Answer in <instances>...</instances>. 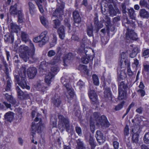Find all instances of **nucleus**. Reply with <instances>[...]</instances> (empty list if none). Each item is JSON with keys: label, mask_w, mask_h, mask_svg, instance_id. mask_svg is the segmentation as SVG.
I'll list each match as a JSON object with an SVG mask.
<instances>
[{"label": "nucleus", "mask_w": 149, "mask_h": 149, "mask_svg": "<svg viewBox=\"0 0 149 149\" xmlns=\"http://www.w3.org/2000/svg\"><path fill=\"white\" fill-rule=\"evenodd\" d=\"M128 13L130 17L132 19L135 20L136 15L135 11L133 8H131L128 10Z\"/></svg>", "instance_id": "c85d7f7f"}, {"label": "nucleus", "mask_w": 149, "mask_h": 149, "mask_svg": "<svg viewBox=\"0 0 149 149\" xmlns=\"http://www.w3.org/2000/svg\"><path fill=\"white\" fill-rule=\"evenodd\" d=\"M44 84L40 81L38 82L36 86L37 90L43 93L45 91L46 87L44 86Z\"/></svg>", "instance_id": "4be33fe9"}, {"label": "nucleus", "mask_w": 149, "mask_h": 149, "mask_svg": "<svg viewBox=\"0 0 149 149\" xmlns=\"http://www.w3.org/2000/svg\"><path fill=\"white\" fill-rule=\"evenodd\" d=\"M5 98L9 103H11L13 105H16L17 101L15 99H14L11 95H9L8 93H6L5 95Z\"/></svg>", "instance_id": "a211bd4d"}, {"label": "nucleus", "mask_w": 149, "mask_h": 149, "mask_svg": "<svg viewBox=\"0 0 149 149\" xmlns=\"http://www.w3.org/2000/svg\"><path fill=\"white\" fill-rule=\"evenodd\" d=\"M100 113L97 112H94L93 115L91 116L90 121L94 122L95 121H97L99 122V120L100 119Z\"/></svg>", "instance_id": "393cba45"}, {"label": "nucleus", "mask_w": 149, "mask_h": 149, "mask_svg": "<svg viewBox=\"0 0 149 149\" xmlns=\"http://www.w3.org/2000/svg\"><path fill=\"white\" fill-rule=\"evenodd\" d=\"M78 149H86L85 146L80 139L77 141Z\"/></svg>", "instance_id": "c9c22d12"}, {"label": "nucleus", "mask_w": 149, "mask_h": 149, "mask_svg": "<svg viewBox=\"0 0 149 149\" xmlns=\"http://www.w3.org/2000/svg\"><path fill=\"white\" fill-rule=\"evenodd\" d=\"M75 130L76 132L79 135L81 136L82 135L81 130V128L79 127H77L75 128Z\"/></svg>", "instance_id": "13d9d810"}, {"label": "nucleus", "mask_w": 149, "mask_h": 149, "mask_svg": "<svg viewBox=\"0 0 149 149\" xmlns=\"http://www.w3.org/2000/svg\"><path fill=\"white\" fill-rule=\"evenodd\" d=\"M28 6L29 13L32 15L36 13V8L35 5L31 1L28 3Z\"/></svg>", "instance_id": "f3484780"}, {"label": "nucleus", "mask_w": 149, "mask_h": 149, "mask_svg": "<svg viewBox=\"0 0 149 149\" xmlns=\"http://www.w3.org/2000/svg\"><path fill=\"white\" fill-rule=\"evenodd\" d=\"M101 40L102 42V43L103 45H105L108 41V40L107 38H105L103 37L101 38Z\"/></svg>", "instance_id": "69168bd1"}, {"label": "nucleus", "mask_w": 149, "mask_h": 149, "mask_svg": "<svg viewBox=\"0 0 149 149\" xmlns=\"http://www.w3.org/2000/svg\"><path fill=\"white\" fill-rule=\"evenodd\" d=\"M14 113L11 111L6 113L5 116V118L7 121L11 122L14 118Z\"/></svg>", "instance_id": "6ab92c4d"}, {"label": "nucleus", "mask_w": 149, "mask_h": 149, "mask_svg": "<svg viewBox=\"0 0 149 149\" xmlns=\"http://www.w3.org/2000/svg\"><path fill=\"white\" fill-rule=\"evenodd\" d=\"M98 123L103 127H108L110 125L109 122L104 116H102L100 117V119L99 120Z\"/></svg>", "instance_id": "9d476101"}, {"label": "nucleus", "mask_w": 149, "mask_h": 149, "mask_svg": "<svg viewBox=\"0 0 149 149\" xmlns=\"http://www.w3.org/2000/svg\"><path fill=\"white\" fill-rule=\"evenodd\" d=\"M105 22L108 26H110L111 24V20L110 18L108 15H106L104 18Z\"/></svg>", "instance_id": "5fc2aeb1"}, {"label": "nucleus", "mask_w": 149, "mask_h": 149, "mask_svg": "<svg viewBox=\"0 0 149 149\" xmlns=\"http://www.w3.org/2000/svg\"><path fill=\"white\" fill-rule=\"evenodd\" d=\"M49 40V37L48 35V31H45L41 33L40 35L33 39L35 42H39V46L42 47Z\"/></svg>", "instance_id": "20e7f679"}, {"label": "nucleus", "mask_w": 149, "mask_h": 149, "mask_svg": "<svg viewBox=\"0 0 149 149\" xmlns=\"http://www.w3.org/2000/svg\"><path fill=\"white\" fill-rule=\"evenodd\" d=\"M143 139L145 143L149 144V132L145 133Z\"/></svg>", "instance_id": "a18cd8bd"}, {"label": "nucleus", "mask_w": 149, "mask_h": 149, "mask_svg": "<svg viewBox=\"0 0 149 149\" xmlns=\"http://www.w3.org/2000/svg\"><path fill=\"white\" fill-rule=\"evenodd\" d=\"M77 85L81 88L82 86H84V83L81 81L79 80L77 83Z\"/></svg>", "instance_id": "338daca9"}, {"label": "nucleus", "mask_w": 149, "mask_h": 149, "mask_svg": "<svg viewBox=\"0 0 149 149\" xmlns=\"http://www.w3.org/2000/svg\"><path fill=\"white\" fill-rule=\"evenodd\" d=\"M129 134L128 126L127 125L124 130V134L125 135H128Z\"/></svg>", "instance_id": "bf43d9fd"}, {"label": "nucleus", "mask_w": 149, "mask_h": 149, "mask_svg": "<svg viewBox=\"0 0 149 149\" xmlns=\"http://www.w3.org/2000/svg\"><path fill=\"white\" fill-rule=\"evenodd\" d=\"M86 56H84L81 58L82 62L85 64H86L89 62L90 59L89 56L86 54Z\"/></svg>", "instance_id": "c03bdc74"}, {"label": "nucleus", "mask_w": 149, "mask_h": 149, "mask_svg": "<svg viewBox=\"0 0 149 149\" xmlns=\"http://www.w3.org/2000/svg\"><path fill=\"white\" fill-rule=\"evenodd\" d=\"M56 54L55 51L53 50L49 51L47 53V56L49 57L54 56Z\"/></svg>", "instance_id": "864d4df0"}, {"label": "nucleus", "mask_w": 149, "mask_h": 149, "mask_svg": "<svg viewBox=\"0 0 149 149\" xmlns=\"http://www.w3.org/2000/svg\"><path fill=\"white\" fill-rule=\"evenodd\" d=\"M52 103L54 106L56 107L59 106L61 103V101L60 100L59 98L58 97L55 96L52 99Z\"/></svg>", "instance_id": "c756f323"}, {"label": "nucleus", "mask_w": 149, "mask_h": 149, "mask_svg": "<svg viewBox=\"0 0 149 149\" xmlns=\"http://www.w3.org/2000/svg\"><path fill=\"white\" fill-rule=\"evenodd\" d=\"M118 91L119 96L118 98L119 100H121L125 98L126 95V93L124 91Z\"/></svg>", "instance_id": "4c0bfd02"}, {"label": "nucleus", "mask_w": 149, "mask_h": 149, "mask_svg": "<svg viewBox=\"0 0 149 149\" xmlns=\"http://www.w3.org/2000/svg\"><path fill=\"white\" fill-rule=\"evenodd\" d=\"M10 27L12 32H17L19 30V26L13 23H11Z\"/></svg>", "instance_id": "f704fd0d"}, {"label": "nucleus", "mask_w": 149, "mask_h": 149, "mask_svg": "<svg viewBox=\"0 0 149 149\" xmlns=\"http://www.w3.org/2000/svg\"><path fill=\"white\" fill-rule=\"evenodd\" d=\"M21 37L22 40L25 42H26L29 40V35L25 32L23 31L21 32Z\"/></svg>", "instance_id": "cd10ccee"}, {"label": "nucleus", "mask_w": 149, "mask_h": 149, "mask_svg": "<svg viewBox=\"0 0 149 149\" xmlns=\"http://www.w3.org/2000/svg\"><path fill=\"white\" fill-rule=\"evenodd\" d=\"M54 74L49 72L47 74L45 77V81L46 83L49 85L50 84L51 80L54 76Z\"/></svg>", "instance_id": "a878e982"}, {"label": "nucleus", "mask_w": 149, "mask_h": 149, "mask_svg": "<svg viewBox=\"0 0 149 149\" xmlns=\"http://www.w3.org/2000/svg\"><path fill=\"white\" fill-rule=\"evenodd\" d=\"M94 23L95 27L97 29V32L99 29L102 27L101 24H99L97 17H96L95 18Z\"/></svg>", "instance_id": "58836bf2"}, {"label": "nucleus", "mask_w": 149, "mask_h": 149, "mask_svg": "<svg viewBox=\"0 0 149 149\" xmlns=\"http://www.w3.org/2000/svg\"><path fill=\"white\" fill-rule=\"evenodd\" d=\"M16 90L18 93V98L21 100H24V98L23 97L25 93L20 89L18 86L17 87Z\"/></svg>", "instance_id": "7c9ffc66"}, {"label": "nucleus", "mask_w": 149, "mask_h": 149, "mask_svg": "<svg viewBox=\"0 0 149 149\" xmlns=\"http://www.w3.org/2000/svg\"><path fill=\"white\" fill-rule=\"evenodd\" d=\"M61 81L63 84L65 85L69 82V78L67 76H64L61 78Z\"/></svg>", "instance_id": "49530a36"}, {"label": "nucleus", "mask_w": 149, "mask_h": 149, "mask_svg": "<svg viewBox=\"0 0 149 149\" xmlns=\"http://www.w3.org/2000/svg\"><path fill=\"white\" fill-rule=\"evenodd\" d=\"M121 6L123 13L124 14L126 13L127 11H126V7L125 4V3H122Z\"/></svg>", "instance_id": "052dcab7"}, {"label": "nucleus", "mask_w": 149, "mask_h": 149, "mask_svg": "<svg viewBox=\"0 0 149 149\" xmlns=\"http://www.w3.org/2000/svg\"><path fill=\"white\" fill-rule=\"evenodd\" d=\"M124 103V102L122 101L120 104H118L117 106H116L115 108V110L118 111L120 109L123 107Z\"/></svg>", "instance_id": "3c124183"}, {"label": "nucleus", "mask_w": 149, "mask_h": 149, "mask_svg": "<svg viewBox=\"0 0 149 149\" xmlns=\"http://www.w3.org/2000/svg\"><path fill=\"white\" fill-rule=\"evenodd\" d=\"M53 27L55 29H57L61 24L60 21L58 19H56L53 21Z\"/></svg>", "instance_id": "a19ab883"}, {"label": "nucleus", "mask_w": 149, "mask_h": 149, "mask_svg": "<svg viewBox=\"0 0 149 149\" xmlns=\"http://www.w3.org/2000/svg\"><path fill=\"white\" fill-rule=\"evenodd\" d=\"M93 89V86H91L90 87V91L88 93V95L93 104H97L98 102L97 95Z\"/></svg>", "instance_id": "0eeeda50"}, {"label": "nucleus", "mask_w": 149, "mask_h": 149, "mask_svg": "<svg viewBox=\"0 0 149 149\" xmlns=\"http://www.w3.org/2000/svg\"><path fill=\"white\" fill-rule=\"evenodd\" d=\"M120 20V16H117L113 18V23H115L119 21Z\"/></svg>", "instance_id": "680f3d73"}, {"label": "nucleus", "mask_w": 149, "mask_h": 149, "mask_svg": "<svg viewBox=\"0 0 149 149\" xmlns=\"http://www.w3.org/2000/svg\"><path fill=\"white\" fill-rule=\"evenodd\" d=\"M73 16L75 22L78 23L80 22L81 17L77 11L75 10L74 11L73 13Z\"/></svg>", "instance_id": "5701e85b"}, {"label": "nucleus", "mask_w": 149, "mask_h": 149, "mask_svg": "<svg viewBox=\"0 0 149 149\" xmlns=\"http://www.w3.org/2000/svg\"><path fill=\"white\" fill-rule=\"evenodd\" d=\"M4 40L6 42L12 43L14 41V37L12 34L6 35L4 36Z\"/></svg>", "instance_id": "bb28decb"}, {"label": "nucleus", "mask_w": 149, "mask_h": 149, "mask_svg": "<svg viewBox=\"0 0 149 149\" xmlns=\"http://www.w3.org/2000/svg\"><path fill=\"white\" fill-rule=\"evenodd\" d=\"M142 56H149V49H144L143 50Z\"/></svg>", "instance_id": "8fccbe9b"}, {"label": "nucleus", "mask_w": 149, "mask_h": 149, "mask_svg": "<svg viewBox=\"0 0 149 149\" xmlns=\"http://www.w3.org/2000/svg\"><path fill=\"white\" fill-rule=\"evenodd\" d=\"M109 13L110 16L113 17L115 16L117 13H120V12L118 9H114L112 5L110 4L108 7Z\"/></svg>", "instance_id": "ddd939ff"}, {"label": "nucleus", "mask_w": 149, "mask_h": 149, "mask_svg": "<svg viewBox=\"0 0 149 149\" xmlns=\"http://www.w3.org/2000/svg\"><path fill=\"white\" fill-rule=\"evenodd\" d=\"M61 56L60 55L56 54L49 63L51 65H54L58 63L61 60Z\"/></svg>", "instance_id": "b1692460"}, {"label": "nucleus", "mask_w": 149, "mask_h": 149, "mask_svg": "<svg viewBox=\"0 0 149 149\" xmlns=\"http://www.w3.org/2000/svg\"><path fill=\"white\" fill-rule=\"evenodd\" d=\"M104 95L105 97H111V94L109 88H105L104 92Z\"/></svg>", "instance_id": "79ce46f5"}, {"label": "nucleus", "mask_w": 149, "mask_h": 149, "mask_svg": "<svg viewBox=\"0 0 149 149\" xmlns=\"http://www.w3.org/2000/svg\"><path fill=\"white\" fill-rule=\"evenodd\" d=\"M92 79L94 84L96 86H98L99 84V79L97 76L95 74L92 75Z\"/></svg>", "instance_id": "e433bc0d"}, {"label": "nucleus", "mask_w": 149, "mask_h": 149, "mask_svg": "<svg viewBox=\"0 0 149 149\" xmlns=\"http://www.w3.org/2000/svg\"><path fill=\"white\" fill-rule=\"evenodd\" d=\"M139 5L141 7L148 8L147 2L145 0H141L139 2Z\"/></svg>", "instance_id": "de8ad7c7"}, {"label": "nucleus", "mask_w": 149, "mask_h": 149, "mask_svg": "<svg viewBox=\"0 0 149 149\" xmlns=\"http://www.w3.org/2000/svg\"><path fill=\"white\" fill-rule=\"evenodd\" d=\"M139 15L142 18L148 19L149 17V12L144 9H141L139 11Z\"/></svg>", "instance_id": "dca6fc26"}, {"label": "nucleus", "mask_w": 149, "mask_h": 149, "mask_svg": "<svg viewBox=\"0 0 149 149\" xmlns=\"http://www.w3.org/2000/svg\"><path fill=\"white\" fill-rule=\"evenodd\" d=\"M95 137L97 141L100 144L104 143L106 139V137L103 136V134L99 130L96 131Z\"/></svg>", "instance_id": "1a4fd4ad"}, {"label": "nucleus", "mask_w": 149, "mask_h": 149, "mask_svg": "<svg viewBox=\"0 0 149 149\" xmlns=\"http://www.w3.org/2000/svg\"><path fill=\"white\" fill-rule=\"evenodd\" d=\"M127 88V85L123 81H121L119 84L118 91H124Z\"/></svg>", "instance_id": "473e14b6"}, {"label": "nucleus", "mask_w": 149, "mask_h": 149, "mask_svg": "<svg viewBox=\"0 0 149 149\" xmlns=\"http://www.w3.org/2000/svg\"><path fill=\"white\" fill-rule=\"evenodd\" d=\"M87 34L89 36H93V28L91 26H88L87 29Z\"/></svg>", "instance_id": "37998d69"}, {"label": "nucleus", "mask_w": 149, "mask_h": 149, "mask_svg": "<svg viewBox=\"0 0 149 149\" xmlns=\"http://www.w3.org/2000/svg\"><path fill=\"white\" fill-rule=\"evenodd\" d=\"M67 92L70 97L71 98H73L74 95V92L73 90L72 89L71 90H69L68 91H67Z\"/></svg>", "instance_id": "e2e57ef3"}, {"label": "nucleus", "mask_w": 149, "mask_h": 149, "mask_svg": "<svg viewBox=\"0 0 149 149\" xmlns=\"http://www.w3.org/2000/svg\"><path fill=\"white\" fill-rule=\"evenodd\" d=\"M135 127L132 130V132L134 133L132 136V140L133 142L137 143L139 141V134L137 133V132L135 131Z\"/></svg>", "instance_id": "412c9836"}, {"label": "nucleus", "mask_w": 149, "mask_h": 149, "mask_svg": "<svg viewBox=\"0 0 149 149\" xmlns=\"http://www.w3.org/2000/svg\"><path fill=\"white\" fill-rule=\"evenodd\" d=\"M127 56L126 53L123 52L121 54V59L120 63L121 66L123 65H125L127 66V74L130 77L132 76L134 74V73L131 71L130 67V64L129 61L126 58Z\"/></svg>", "instance_id": "39448f33"}, {"label": "nucleus", "mask_w": 149, "mask_h": 149, "mask_svg": "<svg viewBox=\"0 0 149 149\" xmlns=\"http://www.w3.org/2000/svg\"><path fill=\"white\" fill-rule=\"evenodd\" d=\"M40 20L42 24L46 27L48 26V21L43 16L40 17Z\"/></svg>", "instance_id": "ea45409f"}, {"label": "nucleus", "mask_w": 149, "mask_h": 149, "mask_svg": "<svg viewBox=\"0 0 149 149\" xmlns=\"http://www.w3.org/2000/svg\"><path fill=\"white\" fill-rule=\"evenodd\" d=\"M90 129H91V131L93 133L94 131L95 128V125H94V122L91 121H90Z\"/></svg>", "instance_id": "4d7b16f0"}, {"label": "nucleus", "mask_w": 149, "mask_h": 149, "mask_svg": "<svg viewBox=\"0 0 149 149\" xmlns=\"http://www.w3.org/2000/svg\"><path fill=\"white\" fill-rule=\"evenodd\" d=\"M58 32L60 38L61 39H64L65 34L64 26H61L58 29Z\"/></svg>", "instance_id": "aec40b11"}, {"label": "nucleus", "mask_w": 149, "mask_h": 149, "mask_svg": "<svg viewBox=\"0 0 149 149\" xmlns=\"http://www.w3.org/2000/svg\"><path fill=\"white\" fill-rule=\"evenodd\" d=\"M3 103L7 108H10L11 104L8 103L7 102L4 101L3 102Z\"/></svg>", "instance_id": "774afa93"}, {"label": "nucleus", "mask_w": 149, "mask_h": 149, "mask_svg": "<svg viewBox=\"0 0 149 149\" xmlns=\"http://www.w3.org/2000/svg\"><path fill=\"white\" fill-rule=\"evenodd\" d=\"M91 44L89 40L86 39L82 42L78 50L79 53H84L86 54L88 50H91L88 45Z\"/></svg>", "instance_id": "423d86ee"}, {"label": "nucleus", "mask_w": 149, "mask_h": 149, "mask_svg": "<svg viewBox=\"0 0 149 149\" xmlns=\"http://www.w3.org/2000/svg\"><path fill=\"white\" fill-rule=\"evenodd\" d=\"M28 76L30 79L33 78L37 72V69L35 67H30L27 71Z\"/></svg>", "instance_id": "f8f14e48"}, {"label": "nucleus", "mask_w": 149, "mask_h": 149, "mask_svg": "<svg viewBox=\"0 0 149 149\" xmlns=\"http://www.w3.org/2000/svg\"><path fill=\"white\" fill-rule=\"evenodd\" d=\"M57 40V37L56 36L54 35L53 40L50 43V47H52L55 46Z\"/></svg>", "instance_id": "09e8293b"}, {"label": "nucleus", "mask_w": 149, "mask_h": 149, "mask_svg": "<svg viewBox=\"0 0 149 149\" xmlns=\"http://www.w3.org/2000/svg\"><path fill=\"white\" fill-rule=\"evenodd\" d=\"M58 118L59 120L64 124L66 131L69 132L70 130V126L68 119L65 118L63 116L61 115H58Z\"/></svg>", "instance_id": "9b49d317"}, {"label": "nucleus", "mask_w": 149, "mask_h": 149, "mask_svg": "<svg viewBox=\"0 0 149 149\" xmlns=\"http://www.w3.org/2000/svg\"><path fill=\"white\" fill-rule=\"evenodd\" d=\"M10 13L11 15H15L17 14L18 11L17 10L16 6H11L10 7Z\"/></svg>", "instance_id": "2f4dec72"}, {"label": "nucleus", "mask_w": 149, "mask_h": 149, "mask_svg": "<svg viewBox=\"0 0 149 149\" xmlns=\"http://www.w3.org/2000/svg\"><path fill=\"white\" fill-rule=\"evenodd\" d=\"M18 21L19 22H22L23 15L21 11H18Z\"/></svg>", "instance_id": "603ef678"}, {"label": "nucleus", "mask_w": 149, "mask_h": 149, "mask_svg": "<svg viewBox=\"0 0 149 149\" xmlns=\"http://www.w3.org/2000/svg\"><path fill=\"white\" fill-rule=\"evenodd\" d=\"M29 45L30 50L29 53L27 52L29 49L28 47L24 45L20 46L19 49V56L25 62L29 61L33 62L38 60V58L35 55V47L31 41L29 42Z\"/></svg>", "instance_id": "f257e3e1"}, {"label": "nucleus", "mask_w": 149, "mask_h": 149, "mask_svg": "<svg viewBox=\"0 0 149 149\" xmlns=\"http://www.w3.org/2000/svg\"><path fill=\"white\" fill-rule=\"evenodd\" d=\"M73 56L71 53H69L66 54L64 57L63 59V65L65 66H67L68 64L70 62V60L73 58Z\"/></svg>", "instance_id": "4468645a"}, {"label": "nucleus", "mask_w": 149, "mask_h": 149, "mask_svg": "<svg viewBox=\"0 0 149 149\" xmlns=\"http://www.w3.org/2000/svg\"><path fill=\"white\" fill-rule=\"evenodd\" d=\"M26 68L24 65L22 66L19 71V76L15 75V79L17 84L22 88L27 89L30 88L29 86L27 85L26 79Z\"/></svg>", "instance_id": "f03ea898"}, {"label": "nucleus", "mask_w": 149, "mask_h": 149, "mask_svg": "<svg viewBox=\"0 0 149 149\" xmlns=\"http://www.w3.org/2000/svg\"><path fill=\"white\" fill-rule=\"evenodd\" d=\"M59 71V69L56 66L52 67L51 68V71L55 74Z\"/></svg>", "instance_id": "6e6d98bb"}, {"label": "nucleus", "mask_w": 149, "mask_h": 149, "mask_svg": "<svg viewBox=\"0 0 149 149\" xmlns=\"http://www.w3.org/2000/svg\"><path fill=\"white\" fill-rule=\"evenodd\" d=\"M8 70V69L7 70H6V80H7V82L6 87L5 88V91H10L11 88V83L10 82V79L9 76L8 72L7 71Z\"/></svg>", "instance_id": "2eb2a0df"}, {"label": "nucleus", "mask_w": 149, "mask_h": 149, "mask_svg": "<svg viewBox=\"0 0 149 149\" xmlns=\"http://www.w3.org/2000/svg\"><path fill=\"white\" fill-rule=\"evenodd\" d=\"M123 26L127 28V32L126 33V38L129 40H136L137 39L136 34L134 32L133 30L131 28L134 24H132L127 17H125L122 20Z\"/></svg>", "instance_id": "7ed1b4c3"}, {"label": "nucleus", "mask_w": 149, "mask_h": 149, "mask_svg": "<svg viewBox=\"0 0 149 149\" xmlns=\"http://www.w3.org/2000/svg\"><path fill=\"white\" fill-rule=\"evenodd\" d=\"M114 149H118V143L116 141H114L113 143Z\"/></svg>", "instance_id": "0e129e2a"}, {"label": "nucleus", "mask_w": 149, "mask_h": 149, "mask_svg": "<svg viewBox=\"0 0 149 149\" xmlns=\"http://www.w3.org/2000/svg\"><path fill=\"white\" fill-rule=\"evenodd\" d=\"M118 78L124 79L126 77L127 74L124 70H122L119 72H118Z\"/></svg>", "instance_id": "72a5a7b5"}, {"label": "nucleus", "mask_w": 149, "mask_h": 149, "mask_svg": "<svg viewBox=\"0 0 149 149\" xmlns=\"http://www.w3.org/2000/svg\"><path fill=\"white\" fill-rule=\"evenodd\" d=\"M43 128V126L40 121L36 124L34 122H33L31 128L32 132L33 133H35L36 132L40 133Z\"/></svg>", "instance_id": "6e6552de"}]
</instances>
